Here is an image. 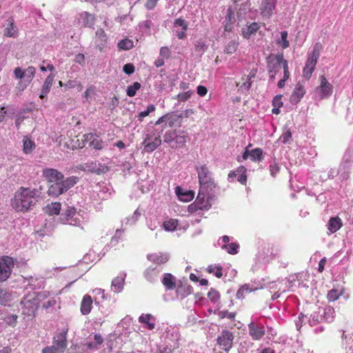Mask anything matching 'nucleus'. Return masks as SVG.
<instances>
[{
  "mask_svg": "<svg viewBox=\"0 0 353 353\" xmlns=\"http://www.w3.org/2000/svg\"><path fill=\"white\" fill-rule=\"evenodd\" d=\"M37 191L21 187L20 191L14 194V198L12 199V206L17 211H27L32 205L36 203V194Z\"/></svg>",
  "mask_w": 353,
  "mask_h": 353,
  "instance_id": "f257e3e1",
  "label": "nucleus"
},
{
  "mask_svg": "<svg viewBox=\"0 0 353 353\" xmlns=\"http://www.w3.org/2000/svg\"><path fill=\"white\" fill-rule=\"evenodd\" d=\"M266 63L269 78L272 81H274L276 74L281 68L284 72L285 65L289 67L288 61L284 59L283 53L270 54L266 59Z\"/></svg>",
  "mask_w": 353,
  "mask_h": 353,
  "instance_id": "f03ea898",
  "label": "nucleus"
},
{
  "mask_svg": "<svg viewBox=\"0 0 353 353\" xmlns=\"http://www.w3.org/2000/svg\"><path fill=\"white\" fill-rule=\"evenodd\" d=\"M78 181L79 178L77 176H72L68 177L65 181L51 183L48 185L47 193L50 196L57 197L73 187Z\"/></svg>",
  "mask_w": 353,
  "mask_h": 353,
  "instance_id": "7ed1b4c3",
  "label": "nucleus"
},
{
  "mask_svg": "<svg viewBox=\"0 0 353 353\" xmlns=\"http://www.w3.org/2000/svg\"><path fill=\"white\" fill-rule=\"evenodd\" d=\"M322 48V44L320 42H317L314 44L311 53L309 54L303 70V77L306 79H310L314 71Z\"/></svg>",
  "mask_w": 353,
  "mask_h": 353,
  "instance_id": "20e7f679",
  "label": "nucleus"
},
{
  "mask_svg": "<svg viewBox=\"0 0 353 353\" xmlns=\"http://www.w3.org/2000/svg\"><path fill=\"white\" fill-rule=\"evenodd\" d=\"M196 170L198 172L201 189H210V191H212L216 185L211 177V173L206 165H201V167L196 166Z\"/></svg>",
  "mask_w": 353,
  "mask_h": 353,
  "instance_id": "39448f33",
  "label": "nucleus"
},
{
  "mask_svg": "<svg viewBox=\"0 0 353 353\" xmlns=\"http://www.w3.org/2000/svg\"><path fill=\"white\" fill-rule=\"evenodd\" d=\"M46 295L44 292H39L37 296L32 299H28V296L25 297L21 302L24 307L23 312L28 315H34V313L39 307V301L41 299H44Z\"/></svg>",
  "mask_w": 353,
  "mask_h": 353,
  "instance_id": "423d86ee",
  "label": "nucleus"
},
{
  "mask_svg": "<svg viewBox=\"0 0 353 353\" xmlns=\"http://www.w3.org/2000/svg\"><path fill=\"white\" fill-rule=\"evenodd\" d=\"M248 332L253 341H259L265 336L266 331L262 323L253 320L248 325Z\"/></svg>",
  "mask_w": 353,
  "mask_h": 353,
  "instance_id": "0eeeda50",
  "label": "nucleus"
},
{
  "mask_svg": "<svg viewBox=\"0 0 353 353\" xmlns=\"http://www.w3.org/2000/svg\"><path fill=\"white\" fill-rule=\"evenodd\" d=\"M14 268L12 258L9 256L0 257V282L7 280Z\"/></svg>",
  "mask_w": 353,
  "mask_h": 353,
  "instance_id": "6e6552de",
  "label": "nucleus"
},
{
  "mask_svg": "<svg viewBox=\"0 0 353 353\" xmlns=\"http://www.w3.org/2000/svg\"><path fill=\"white\" fill-rule=\"evenodd\" d=\"M43 176L50 183L65 181L63 174L56 169H44L43 171Z\"/></svg>",
  "mask_w": 353,
  "mask_h": 353,
  "instance_id": "1a4fd4ad",
  "label": "nucleus"
},
{
  "mask_svg": "<svg viewBox=\"0 0 353 353\" xmlns=\"http://www.w3.org/2000/svg\"><path fill=\"white\" fill-rule=\"evenodd\" d=\"M76 213L77 212L74 208L68 207L65 212L61 214V221H63V223L68 222L69 225H78L79 222L77 221V218H74Z\"/></svg>",
  "mask_w": 353,
  "mask_h": 353,
  "instance_id": "9d476101",
  "label": "nucleus"
},
{
  "mask_svg": "<svg viewBox=\"0 0 353 353\" xmlns=\"http://www.w3.org/2000/svg\"><path fill=\"white\" fill-rule=\"evenodd\" d=\"M276 0H262L261 2V14L263 17L270 18L275 8Z\"/></svg>",
  "mask_w": 353,
  "mask_h": 353,
  "instance_id": "9b49d317",
  "label": "nucleus"
},
{
  "mask_svg": "<svg viewBox=\"0 0 353 353\" xmlns=\"http://www.w3.org/2000/svg\"><path fill=\"white\" fill-rule=\"evenodd\" d=\"M305 94V90L303 85L299 82L296 85L295 88L290 97V103L292 104H297L303 97Z\"/></svg>",
  "mask_w": 353,
  "mask_h": 353,
  "instance_id": "f8f14e48",
  "label": "nucleus"
},
{
  "mask_svg": "<svg viewBox=\"0 0 353 353\" xmlns=\"http://www.w3.org/2000/svg\"><path fill=\"white\" fill-rule=\"evenodd\" d=\"M320 80L319 90L321 91V98L329 97L332 93V85L327 81L324 75L320 77Z\"/></svg>",
  "mask_w": 353,
  "mask_h": 353,
  "instance_id": "ddd939ff",
  "label": "nucleus"
},
{
  "mask_svg": "<svg viewBox=\"0 0 353 353\" xmlns=\"http://www.w3.org/2000/svg\"><path fill=\"white\" fill-rule=\"evenodd\" d=\"M66 334L67 330L61 332L54 337V345L52 346L57 347L56 348L60 350V352H63L67 347Z\"/></svg>",
  "mask_w": 353,
  "mask_h": 353,
  "instance_id": "4468645a",
  "label": "nucleus"
},
{
  "mask_svg": "<svg viewBox=\"0 0 353 353\" xmlns=\"http://www.w3.org/2000/svg\"><path fill=\"white\" fill-rule=\"evenodd\" d=\"M233 336L229 331H223L221 336L217 338V343L223 347L225 350L231 347Z\"/></svg>",
  "mask_w": 353,
  "mask_h": 353,
  "instance_id": "2eb2a0df",
  "label": "nucleus"
},
{
  "mask_svg": "<svg viewBox=\"0 0 353 353\" xmlns=\"http://www.w3.org/2000/svg\"><path fill=\"white\" fill-rule=\"evenodd\" d=\"M84 141L88 143L89 146L97 150H101L103 148V142L98 139V137L92 133L84 135Z\"/></svg>",
  "mask_w": 353,
  "mask_h": 353,
  "instance_id": "dca6fc26",
  "label": "nucleus"
},
{
  "mask_svg": "<svg viewBox=\"0 0 353 353\" xmlns=\"http://www.w3.org/2000/svg\"><path fill=\"white\" fill-rule=\"evenodd\" d=\"M205 194L200 190L195 201V205L197 206L199 210H208L211 207V204L210 203V199H212L211 196H208L206 201L205 200Z\"/></svg>",
  "mask_w": 353,
  "mask_h": 353,
  "instance_id": "f3484780",
  "label": "nucleus"
},
{
  "mask_svg": "<svg viewBox=\"0 0 353 353\" xmlns=\"http://www.w3.org/2000/svg\"><path fill=\"white\" fill-rule=\"evenodd\" d=\"M175 192L178 198L184 202H189L194 199V193L193 191H184L180 186L176 187Z\"/></svg>",
  "mask_w": 353,
  "mask_h": 353,
  "instance_id": "a211bd4d",
  "label": "nucleus"
},
{
  "mask_svg": "<svg viewBox=\"0 0 353 353\" xmlns=\"http://www.w3.org/2000/svg\"><path fill=\"white\" fill-rule=\"evenodd\" d=\"M262 157V150L260 148H255L249 151L248 148L244 150V159L250 158L252 161H260Z\"/></svg>",
  "mask_w": 353,
  "mask_h": 353,
  "instance_id": "6ab92c4d",
  "label": "nucleus"
},
{
  "mask_svg": "<svg viewBox=\"0 0 353 353\" xmlns=\"http://www.w3.org/2000/svg\"><path fill=\"white\" fill-rule=\"evenodd\" d=\"M92 299L89 295H85L82 299L81 304V312L83 315L88 314L92 308Z\"/></svg>",
  "mask_w": 353,
  "mask_h": 353,
  "instance_id": "aec40b11",
  "label": "nucleus"
},
{
  "mask_svg": "<svg viewBox=\"0 0 353 353\" xmlns=\"http://www.w3.org/2000/svg\"><path fill=\"white\" fill-rule=\"evenodd\" d=\"M54 78V74H50L46 77V79L44 81L43 85L42 87L40 96H39V97L41 99L45 98L47 96V94H48V92H50Z\"/></svg>",
  "mask_w": 353,
  "mask_h": 353,
  "instance_id": "412c9836",
  "label": "nucleus"
},
{
  "mask_svg": "<svg viewBox=\"0 0 353 353\" xmlns=\"http://www.w3.org/2000/svg\"><path fill=\"white\" fill-rule=\"evenodd\" d=\"M341 219L339 216L331 217L327 223V229L331 233H334L342 227Z\"/></svg>",
  "mask_w": 353,
  "mask_h": 353,
  "instance_id": "4be33fe9",
  "label": "nucleus"
},
{
  "mask_svg": "<svg viewBox=\"0 0 353 353\" xmlns=\"http://www.w3.org/2000/svg\"><path fill=\"white\" fill-rule=\"evenodd\" d=\"M147 258L149 261L157 264L166 263L169 260V255L167 254H148Z\"/></svg>",
  "mask_w": 353,
  "mask_h": 353,
  "instance_id": "5701e85b",
  "label": "nucleus"
},
{
  "mask_svg": "<svg viewBox=\"0 0 353 353\" xmlns=\"http://www.w3.org/2000/svg\"><path fill=\"white\" fill-rule=\"evenodd\" d=\"M162 283L168 290H172L176 288L175 278L170 273L163 275Z\"/></svg>",
  "mask_w": 353,
  "mask_h": 353,
  "instance_id": "b1692460",
  "label": "nucleus"
},
{
  "mask_svg": "<svg viewBox=\"0 0 353 353\" xmlns=\"http://www.w3.org/2000/svg\"><path fill=\"white\" fill-rule=\"evenodd\" d=\"M8 26L4 30V35L6 37H16L17 35V27L14 25V19L9 17L7 20Z\"/></svg>",
  "mask_w": 353,
  "mask_h": 353,
  "instance_id": "393cba45",
  "label": "nucleus"
},
{
  "mask_svg": "<svg viewBox=\"0 0 353 353\" xmlns=\"http://www.w3.org/2000/svg\"><path fill=\"white\" fill-rule=\"evenodd\" d=\"M147 140H148V138H146L144 140V141L143 142V144L144 145V150L146 152H153L161 143V140L159 136L158 137H156L152 142H150V143H146Z\"/></svg>",
  "mask_w": 353,
  "mask_h": 353,
  "instance_id": "a878e982",
  "label": "nucleus"
},
{
  "mask_svg": "<svg viewBox=\"0 0 353 353\" xmlns=\"http://www.w3.org/2000/svg\"><path fill=\"white\" fill-rule=\"evenodd\" d=\"M61 205L59 202H53L43 208L45 212L49 215H57L60 213Z\"/></svg>",
  "mask_w": 353,
  "mask_h": 353,
  "instance_id": "bb28decb",
  "label": "nucleus"
},
{
  "mask_svg": "<svg viewBox=\"0 0 353 353\" xmlns=\"http://www.w3.org/2000/svg\"><path fill=\"white\" fill-rule=\"evenodd\" d=\"M83 26L92 28L94 24L95 18L94 15L88 12H83L81 14Z\"/></svg>",
  "mask_w": 353,
  "mask_h": 353,
  "instance_id": "cd10ccee",
  "label": "nucleus"
},
{
  "mask_svg": "<svg viewBox=\"0 0 353 353\" xmlns=\"http://www.w3.org/2000/svg\"><path fill=\"white\" fill-rule=\"evenodd\" d=\"M243 167L239 166L236 170L231 171L228 174V181L230 182L234 181V179L241 183H243Z\"/></svg>",
  "mask_w": 353,
  "mask_h": 353,
  "instance_id": "c85d7f7f",
  "label": "nucleus"
},
{
  "mask_svg": "<svg viewBox=\"0 0 353 353\" xmlns=\"http://www.w3.org/2000/svg\"><path fill=\"white\" fill-rule=\"evenodd\" d=\"M124 276H125V274H124ZM124 282L125 277L117 276L112 280L111 286L112 288H114L115 292H120L123 288Z\"/></svg>",
  "mask_w": 353,
  "mask_h": 353,
  "instance_id": "c756f323",
  "label": "nucleus"
},
{
  "mask_svg": "<svg viewBox=\"0 0 353 353\" xmlns=\"http://www.w3.org/2000/svg\"><path fill=\"white\" fill-rule=\"evenodd\" d=\"M192 288L190 285L185 283L178 286L176 292L180 294L182 298L188 296L192 293Z\"/></svg>",
  "mask_w": 353,
  "mask_h": 353,
  "instance_id": "7c9ffc66",
  "label": "nucleus"
},
{
  "mask_svg": "<svg viewBox=\"0 0 353 353\" xmlns=\"http://www.w3.org/2000/svg\"><path fill=\"white\" fill-rule=\"evenodd\" d=\"M89 170L93 173L100 174L107 172L109 170V168L105 165L95 163L90 167Z\"/></svg>",
  "mask_w": 353,
  "mask_h": 353,
  "instance_id": "2f4dec72",
  "label": "nucleus"
},
{
  "mask_svg": "<svg viewBox=\"0 0 353 353\" xmlns=\"http://www.w3.org/2000/svg\"><path fill=\"white\" fill-rule=\"evenodd\" d=\"M187 141V136L186 135H176L174 142L172 145H171L172 148H182L185 145Z\"/></svg>",
  "mask_w": 353,
  "mask_h": 353,
  "instance_id": "473e14b6",
  "label": "nucleus"
},
{
  "mask_svg": "<svg viewBox=\"0 0 353 353\" xmlns=\"http://www.w3.org/2000/svg\"><path fill=\"white\" fill-rule=\"evenodd\" d=\"M288 33L287 31L281 32V39L278 40L277 43L280 45L283 49H286L290 46L289 41L288 40Z\"/></svg>",
  "mask_w": 353,
  "mask_h": 353,
  "instance_id": "72a5a7b5",
  "label": "nucleus"
},
{
  "mask_svg": "<svg viewBox=\"0 0 353 353\" xmlns=\"http://www.w3.org/2000/svg\"><path fill=\"white\" fill-rule=\"evenodd\" d=\"M259 28L260 26L259 23L256 22L251 23L248 26L247 32H244V37L249 38L252 35L254 34Z\"/></svg>",
  "mask_w": 353,
  "mask_h": 353,
  "instance_id": "f704fd0d",
  "label": "nucleus"
},
{
  "mask_svg": "<svg viewBox=\"0 0 353 353\" xmlns=\"http://www.w3.org/2000/svg\"><path fill=\"white\" fill-rule=\"evenodd\" d=\"M141 88V83L134 82L132 85L128 86L126 90V94L128 97H134L136 95L137 91Z\"/></svg>",
  "mask_w": 353,
  "mask_h": 353,
  "instance_id": "c9c22d12",
  "label": "nucleus"
},
{
  "mask_svg": "<svg viewBox=\"0 0 353 353\" xmlns=\"http://www.w3.org/2000/svg\"><path fill=\"white\" fill-rule=\"evenodd\" d=\"M221 248L222 249H226L229 254H235L238 252L239 245L236 243H231L229 244H224Z\"/></svg>",
  "mask_w": 353,
  "mask_h": 353,
  "instance_id": "e433bc0d",
  "label": "nucleus"
},
{
  "mask_svg": "<svg viewBox=\"0 0 353 353\" xmlns=\"http://www.w3.org/2000/svg\"><path fill=\"white\" fill-rule=\"evenodd\" d=\"M183 117V114H169V125L170 127L173 126L175 123L181 124L182 118Z\"/></svg>",
  "mask_w": 353,
  "mask_h": 353,
  "instance_id": "4c0bfd02",
  "label": "nucleus"
},
{
  "mask_svg": "<svg viewBox=\"0 0 353 353\" xmlns=\"http://www.w3.org/2000/svg\"><path fill=\"white\" fill-rule=\"evenodd\" d=\"M118 48L122 50H128L133 47V41L128 39H125L118 43Z\"/></svg>",
  "mask_w": 353,
  "mask_h": 353,
  "instance_id": "58836bf2",
  "label": "nucleus"
},
{
  "mask_svg": "<svg viewBox=\"0 0 353 353\" xmlns=\"http://www.w3.org/2000/svg\"><path fill=\"white\" fill-rule=\"evenodd\" d=\"M35 71V68H34L33 66H29L24 70V77L26 79V81L28 83L32 81V78L34 76Z\"/></svg>",
  "mask_w": 353,
  "mask_h": 353,
  "instance_id": "ea45409f",
  "label": "nucleus"
},
{
  "mask_svg": "<svg viewBox=\"0 0 353 353\" xmlns=\"http://www.w3.org/2000/svg\"><path fill=\"white\" fill-rule=\"evenodd\" d=\"M178 225V221L176 219H172L170 221H165L163 226L167 231H174Z\"/></svg>",
  "mask_w": 353,
  "mask_h": 353,
  "instance_id": "a19ab883",
  "label": "nucleus"
},
{
  "mask_svg": "<svg viewBox=\"0 0 353 353\" xmlns=\"http://www.w3.org/2000/svg\"><path fill=\"white\" fill-rule=\"evenodd\" d=\"M34 143L30 139H23V151L25 153L28 154L32 152L33 148H34Z\"/></svg>",
  "mask_w": 353,
  "mask_h": 353,
  "instance_id": "79ce46f5",
  "label": "nucleus"
},
{
  "mask_svg": "<svg viewBox=\"0 0 353 353\" xmlns=\"http://www.w3.org/2000/svg\"><path fill=\"white\" fill-rule=\"evenodd\" d=\"M176 136V134L175 131H168L165 132L164 135V141L171 145L174 143Z\"/></svg>",
  "mask_w": 353,
  "mask_h": 353,
  "instance_id": "37998d69",
  "label": "nucleus"
},
{
  "mask_svg": "<svg viewBox=\"0 0 353 353\" xmlns=\"http://www.w3.org/2000/svg\"><path fill=\"white\" fill-rule=\"evenodd\" d=\"M290 76V72L289 70V67H287L285 65V71L283 73V77L278 82V84H277V85L279 88H283L285 86V81L289 79Z\"/></svg>",
  "mask_w": 353,
  "mask_h": 353,
  "instance_id": "c03bdc74",
  "label": "nucleus"
},
{
  "mask_svg": "<svg viewBox=\"0 0 353 353\" xmlns=\"http://www.w3.org/2000/svg\"><path fill=\"white\" fill-rule=\"evenodd\" d=\"M341 294L342 292H339L338 290L332 289L328 292L327 297L329 301H334L337 300Z\"/></svg>",
  "mask_w": 353,
  "mask_h": 353,
  "instance_id": "a18cd8bd",
  "label": "nucleus"
},
{
  "mask_svg": "<svg viewBox=\"0 0 353 353\" xmlns=\"http://www.w3.org/2000/svg\"><path fill=\"white\" fill-rule=\"evenodd\" d=\"M155 110V106L153 104H150L148 106L147 110L143 112H141L138 118L140 121H143V119L150 114V113L154 112Z\"/></svg>",
  "mask_w": 353,
  "mask_h": 353,
  "instance_id": "49530a36",
  "label": "nucleus"
},
{
  "mask_svg": "<svg viewBox=\"0 0 353 353\" xmlns=\"http://www.w3.org/2000/svg\"><path fill=\"white\" fill-rule=\"evenodd\" d=\"M10 300V294L4 289L0 288V304L6 305Z\"/></svg>",
  "mask_w": 353,
  "mask_h": 353,
  "instance_id": "de8ad7c7",
  "label": "nucleus"
},
{
  "mask_svg": "<svg viewBox=\"0 0 353 353\" xmlns=\"http://www.w3.org/2000/svg\"><path fill=\"white\" fill-rule=\"evenodd\" d=\"M145 278L150 282L154 281V279L157 276V273L155 272V268H149L145 271Z\"/></svg>",
  "mask_w": 353,
  "mask_h": 353,
  "instance_id": "09e8293b",
  "label": "nucleus"
},
{
  "mask_svg": "<svg viewBox=\"0 0 353 353\" xmlns=\"http://www.w3.org/2000/svg\"><path fill=\"white\" fill-rule=\"evenodd\" d=\"M208 298L213 303H216L220 299V294L218 291L214 288H211L208 294Z\"/></svg>",
  "mask_w": 353,
  "mask_h": 353,
  "instance_id": "8fccbe9b",
  "label": "nucleus"
},
{
  "mask_svg": "<svg viewBox=\"0 0 353 353\" xmlns=\"http://www.w3.org/2000/svg\"><path fill=\"white\" fill-rule=\"evenodd\" d=\"M207 49L208 46L203 41H196V43L195 44V50L196 52H199L201 55L203 54Z\"/></svg>",
  "mask_w": 353,
  "mask_h": 353,
  "instance_id": "3c124183",
  "label": "nucleus"
},
{
  "mask_svg": "<svg viewBox=\"0 0 353 353\" xmlns=\"http://www.w3.org/2000/svg\"><path fill=\"white\" fill-rule=\"evenodd\" d=\"M292 139V132L290 130L284 132L281 137H279V140L283 143H288Z\"/></svg>",
  "mask_w": 353,
  "mask_h": 353,
  "instance_id": "603ef678",
  "label": "nucleus"
},
{
  "mask_svg": "<svg viewBox=\"0 0 353 353\" xmlns=\"http://www.w3.org/2000/svg\"><path fill=\"white\" fill-rule=\"evenodd\" d=\"M65 86L68 88H74L75 87L77 88V90L79 91L81 90H82V85L81 84V83L79 81H77L76 80H74V81H68L66 84H65Z\"/></svg>",
  "mask_w": 353,
  "mask_h": 353,
  "instance_id": "864d4df0",
  "label": "nucleus"
},
{
  "mask_svg": "<svg viewBox=\"0 0 353 353\" xmlns=\"http://www.w3.org/2000/svg\"><path fill=\"white\" fill-rule=\"evenodd\" d=\"M135 68L132 63H127L125 64L123 67V71L128 74L130 75L134 72Z\"/></svg>",
  "mask_w": 353,
  "mask_h": 353,
  "instance_id": "5fc2aeb1",
  "label": "nucleus"
},
{
  "mask_svg": "<svg viewBox=\"0 0 353 353\" xmlns=\"http://www.w3.org/2000/svg\"><path fill=\"white\" fill-rule=\"evenodd\" d=\"M282 97L283 96L281 94L276 95V97H274L272 100L273 107L281 108L283 106V103L282 101Z\"/></svg>",
  "mask_w": 353,
  "mask_h": 353,
  "instance_id": "6e6d98bb",
  "label": "nucleus"
},
{
  "mask_svg": "<svg viewBox=\"0 0 353 353\" xmlns=\"http://www.w3.org/2000/svg\"><path fill=\"white\" fill-rule=\"evenodd\" d=\"M174 25L175 27H182V29L183 30H187L188 29V23L185 22V21L183 19H177L175 20Z\"/></svg>",
  "mask_w": 353,
  "mask_h": 353,
  "instance_id": "4d7b16f0",
  "label": "nucleus"
},
{
  "mask_svg": "<svg viewBox=\"0 0 353 353\" xmlns=\"http://www.w3.org/2000/svg\"><path fill=\"white\" fill-rule=\"evenodd\" d=\"M192 93L193 92L192 91H188L183 93H180L176 96V98L179 99V101H185L190 97Z\"/></svg>",
  "mask_w": 353,
  "mask_h": 353,
  "instance_id": "13d9d810",
  "label": "nucleus"
},
{
  "mask_svg": "<svg viewBox=\"0 0 353 353\" xmlns=\"http://www.w3.org/2000/svg\"><path fill=\"white\" fill-rule=\"evenodd\" d=\"M236 48H237V44L234 41H231L228 44V46L225 48V52L228 54H232L233 52H234L236 51Z\"/></svg>",
  "mask_w": 353,
  "mask_h": 353,
  "instance_id": "bf43d9fd",
  "label": "nucleus"
},
{
  "mask_svg": "<svg viewBox=\"0 0 353 353\" xmlns=\"http://www.w3.org/2000/svg\"><path fill=\"white\" fill-rule=\"evenodd\" d=\"M17 316L16 314H12L10 316H8L6 319V322L12 327H14L17 323Z\"/></svg>",
  "mask_w": 353,
  "mask_h": 353,
  "instance_id": "052dcab7",
  "label": "nucleus"
},
{
  "mask_svg": "<svg viewBox=\"0 0 353 353\" xmlns=\"http://www.w3.org/2000/svg\"><path fill=\"white\" fill-rule=\"evenodd\" d=\"M219 316L221 319L228 317L230 319H233L234 318L235 314L234 313L228 312V311H220L219 312Z\"/></svg>",
  "mask_w": 353,
  "mask_h": 353,
  "instance_id": "680f3d73",
  "label": "nucleus"
},
{
  "mask_svg": "<svg viewBox=\"0 0 353 353\" xmlns=\"http://www.w3.org/2000/svg\"><path fill=\"white\" fill-rule=\"evenodd\" d=\"M57 347L52 346H48L44 347L42 350V353H60L58 349L56 348Z\"/></svg>",
  "mask_w": 353,
  "mask_h": 353,
  "instance_id": "e2e57ef3",
  "label": "nucleus"
},
{
  "mask_svg": "<svg viewBox=\"0 0 353 353\" xmlns=\"http://www.w3.org/2000/svg\"><path fill=\"white\" fill-rule=\"evenodd\" d=\"M14 77L16 79H25L24 77V71H23L20 68H16L14 70Z\"/></svg>",
  "mask_w": 353,
  "mask_h": 353,
  "instance_id": "0e129e2a",
  "label": "nucleus"
},
{
  "mask_svg": "<svg viewBox=\"0 0 353 353\" xmlns=\"http://www.w3.org/2000/svg\"><path fill=\"white\" fill-rule=\"evenodd\" d=\"M196 92L201 97H204L208 92V89L203 85H199L196 88Z\"/></svg>",
  "mask_w": 353,
  "mask_h": 353,
  "instance_id": "69168bd1",
  "label": "nucleus"
},
{
  "mask_svg": "<svg viewBox=\"0 0 353 353\" xmlns=\"http://www.w3.org/2000/svg\"><path fill=\"white\" fill-rule=\"evenodd\" d=\"M159 0H147L145 7L148 10H152Z\"/></svg>",
  "mask_w": 353,
  "mask_h": 353,
  "instance_id": "338daca9",
  "label": "nucleus"
},
{
  "mask_svg": "<svg viewBox=\"0 0 353 353\" xmlns=\"http://www.w3.org/2000/svg\"><path fill=\"white\" fill-rule=\"evenodd\" d=\"M270 171L271 172L272 176H276V174L279 171V168L276 164H272L270 165Z\"/></svg>",
  "mask_w": 353,
  "mask_h": 353,
  "instance_id": "774afa93",
  "label": "nucleus"
}]
</instances>
